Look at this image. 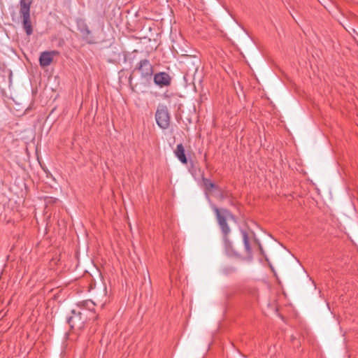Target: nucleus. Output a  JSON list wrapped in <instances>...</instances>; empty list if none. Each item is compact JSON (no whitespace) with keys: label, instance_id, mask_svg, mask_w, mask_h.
Segmentation results:
<instances>
[{"label":"nucleus","instance_id":"f257e3e1","mask_svg":"<svg viewBox=\"0 0 358 358\" xmlns=\"http://www.w3.org/2000/svg\"><path fill=\"white\" fill-rule=\"evenodd\" d=\"M214 211L216 214L217 220L222 231L223 245L226 253L229 256L239 257L240 255L234 248L232 242L229 239L231 230L227 223V219L229 218L235 220V216L227 209L220 210L218 208L215 207Z\"/></svg>","mask_w":358,"mask_h":358},{"label":"nucleus","instance_id":"f03ea898","mask_svg":"<svg viewBox=\"0 0 358 358\" xmlns=\"http://www.w3.org/2000/svg\"><path fill=\"white\" fill-rule=\"evenodd\" d=\"M155 56L150 59L151 55H149L146 51H138L134 50L131 52H127L122 55L124 61L131 66H135V67H145L150 66V67H155V66L162 65L160 62H156L154 61V58L161 55V53L158 51L155 52Z\"/></svg>","mask_w":358,"mask_h":358},{"label":"nucleus","instance_id":"7ed1b4c3","mask_svg":"<svg viewBox=\"0 0 358 358\" xmlns=\"http://www.w3.org/2000/svg\"><path fill=\"white\" fill-rule=\"evenodd\" d=\"M33 0L20 1V14L22 18V27L27 35L30 36L33 33V28L30 17V8Z\"/></svg>","mask_w":358,"mask_h":358},{"label":"nucleus","instance_id":"20e7f679","mask_svg":"<svg viewBox=\"0 0 358 358\" xmlns=\"http://www.w3.org/2000/svg\"><path fill=\"white\" fill-rule=\"evenodd\" d=\"M90 319L85 312L74 309L71 311V315L68 318V323L71 329L79 330L84 327Z\"/></svg>","mask_w":358,"mask_h":358},{"label":"nucleus","instance_id":"39448f33","mask_svg":"<svg viewBox=\"0 0 358 358\" xmlns=\"http://www.w3.org/2000/svg\"><path fill=\"white\" fill-rule=\"evenodd\" d=\"M155 119L157 125L163 129H167L170 123V116L166 107L157 108L155 114Z\"/></svg>","mask_w":358,"mask_h":358},{"label":"nucleus","instance_id":"423d86ee","mask_svg":"<svg viewBox=\"0 0 358 358\" xmlns=\"http://www.w3.org/2000/svg\"><path fill=\"white\" fill-rule=\"evenodd\" d=\"M178 64L185 67H189L190 66L199 67L201 64V61L200 57L196 55H182L178 58Z\"/></svg>","mask_w":358,"mask_h":358},{"label":"nucleus","instance_id":"0eeeda50","mask_svg":"<svg viewBox=\"0 0 358 358\" xmlns=\"http://www.w3.org/2000/svg\"><path fill=\"white\" fill-rule=\"evenodd\" d=\"M59 55L57 51L43 52L39 57L40 64L42 66H47L51 64L54 57Z\"/></svg>","mask_w":358,"mask_h":358},{"label":"nucleus","instance_id":"6e6552de","mask_svg":"<svg viewBox=\"0 0 358 358\" xmlns=\"http://www.w3.org/2000/svg\"><path fill=\"white\" fill-rule=\"evenodd\" d=\"M95 306V303L92 300H85L78 303V309L76 310L85 312L86 315L89 314L94 315L93 311L94 310Z\"/></svg>","mask_w":358,"mask_h":358},{"label":"nucleus","instance_id":"1a4fd4ad","mask_svg":"<svg viewBox=\"0 0 358 358\" xmlns=\"http://www.w3.org/2000/svg\"><path fill=\"white\" fill-rule=\"evenodd\" d=\"M155 83L160 86H168L171 83L170 76L165 72L156 73L154 77Z\"/></svg>","mask_w":358,"mask_h":358},{"label":"nucleus","instance_id":"9d476101","mask_svg":"<svg viewBox=\"0 0 358 358\" xmlns=\"http://www.w3.org/2000/svg\"><path fill=\"white\" fill-rule=\"evenodd\" d=\"M174 154L181 163L184 164L187 163V159L185 153V148L182 143L177 145L176 149L174 150Z\"/></svg>","mask_w":358,"mask_h":358},{"label":"nucleus","instance_id":"9b49d317","mask_svg":"<svg viewBox=\"0 0 358 358\" xmlns=\"http://www.w3.org/2000/svg\"><path fill=\"white\" fill-rule=\"evenodd\" d=\"M241 234H242V236H243V244H244V247H245V250L246 251V253L248 255H251L252 251V248H251L250 244V240H249L248 234L245 230H241Z\"/></svg>","mask_w":358,"mask_h":358},{"label":"nucleus","instance_id":"f8f14e48","mask_svg":"<svg viewBox=\"0 0 358 358\" xmlns=\"http://www.w3.org/2000/svg\"><path fill=\"white\" fill-rule=\"evenodd\" d=\"M203 185L204 188L207 191H211L214 189H216V185L210 180L206 178H202Z\"/></svg>","mask_w":358,"mask_h":358},{"label":"nucleus","instance_id":"ddd939ff","mask_svg":"<svg viewBox=\"0 0 358 358\" xmlns=\"http://www.w3.org/2000/svg\"><path fill=\"white\" fill-rule=\"evenodd\" d=\"M117 57H118L117 59H109V61L113 62L115 64H118L119 62L117 61V59L120 60V57H121L120 54H117Z\"/></svg>","mask_w":358,"mask_h":358}]
</instances>
